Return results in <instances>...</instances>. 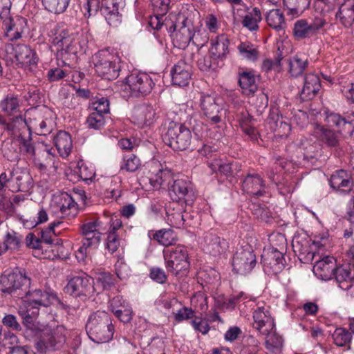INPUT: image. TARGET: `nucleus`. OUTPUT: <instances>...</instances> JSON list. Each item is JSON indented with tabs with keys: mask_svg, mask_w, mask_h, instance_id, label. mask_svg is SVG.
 I'll use <instances>...</instances> for the list:
<instances>
[{
	"mask_svg": "<svg viewBox=\"0 0 354 354\" xmlns=\"http://www.w3.org/2000/svg\"><path fill=\"white\" fill-rule=\"evenodd\" d=\"M192 136L190 130L183 124L171 121L163 136L164 142L174 150L187 149L191 144Z\"/></svg>",
	"mask_w": 354,
	"mask_h": 354,
	"instance_id": "1a4fd4ad",
	"label": "nucleus"
},
{
	"mask_svg": "<svg viewBox=\"0 0 354 354\" xmlns=\"http://www.w3.org/2000/svg\"><path fill=\"white\" fill-rule=\"evenodd\" d=\"M2 245L6 251H17L21 245V236L13 230H8L3 236Z\"/></svg>",
	"mask_w": 354,
	"mask_h": 354,
	"instance_id": "37998d69",
	"label": "nucleus"
},
{
	"mask_svg": "<svg viewBox=\"0 0 354 354\" xmlns=\"http://www.w3.org/2000/svg\"><path fill=\"white\" fill-rule=\"evenodd\" d=\"M154 83L151 77L145 73H131L128 75L122 84L126 96L139 97L151 93Z\"/></svg>",
	"mask_w": 354,
	"mask_h": 354,
	"instance_id": "f8f14e48",
	"label": "nucleus"
},
{
	"mask_svg": "<svg viewBox=\"0 0 354 354\" xmlns=\"http://www.w3.org/2000/svg\"><path fill=\"white\" fill-rule=\"evenodd\" d=\"M338 3V0H315L314 8L315 12L320 15L326 14L333 10Z\"/></svg>",
	"mask_w": 354,
	"mask_h": 354,
	"instance_id": "4d7b16f0",
	"label": "nucleus"
},
{
	"mask_svg": "<svg viewBox=\"0 0 354 354\" xmlns=\"http://www.w3.org/2000/svg\"><path fill=\"white\" fill-rule=\"evenodd\" d=\"M256 263V255L250 248L238 250L232 259L233 270L240 274L250 272Z\"/></svg>",
	"mask_w": 354,
	"mask_h": 354,
	"instance_id": "a211bd4d",
	"label": "nucleus"
},
{
	"mask_svg": "<svg viewBox=\"0 0 354 354\" xmlns=\"http://www.w3.org/2000/svg\"><path fill=\"white\" fill-rule=\"evenodd\" d=\"M238 50L241 55L250 61H256L259 56L258 48L252 43L242 42L238 46Z\"/></svg>",
	"mask_w": 354,
	"mask_h": 354,
	"instance_id": "3c124183",
	"label": "nucleus"
},
{
	"mask_svg": "<svg viewBox=\"0 0 354 354\" xmlns=\"http://www.w3.org/2000/svg\"><path fill=\"white\" fill-rule=\"evenodd\" d=\"M230 41L227 37L224 35H221L212 41L209 48V53L215 59L223 60L229 53Z\"/></svg>",
	"mask_w": 354,
	"mask_h": 354,
	"instance_id": "473e14b6",
	"label": "nucleus"
},
{
	"mask_svg": "<svg viewBox=\"0 0 354 354\" xmlns=\"http://www.w3.org/2000/svg\"><path fill=\"white\" fill-rule=\"evenodd\" d=\"M204 241L203 250L206 252L216 255L223 251L222 244H224V242L222 243L218 236L212 234L207 235L204 238Z\"/></svg>",
	"mask_w": 354,
	"mask_h": 354,
	"instance_id": "a18cd8bd",
	"label": "nucleus"
},
{
	"mask_svg": "<svg viewBox=\"0 0 354 354\" xmlns=\"http://www.w3.org/2000/svg\"><path fill=\"white\" fill-rule=\"evenodd\" d=\"M86 331L92 341L102 344L113 338L114 326L108 313L98 310L89 317L86 324Z\"/></svg>",
	"mask_w": 354,
	"mask_h": 354,
	"instance_id": "39448f33",
	"label": "nucleus"
},
{
	"mask_svg": "<svg viewBox=\"0 0 354 354\" xmlns=\"http://www.w3.org/2000/svg\"><path fill=\"white\" fill-rule=\"evenodd\" d=\"M158 118L157 113L150 104H140L134 108L131 115L132 122L140 127H150Z\"/></svg>",
	"mask_w": 354,
	"mask_h": 354,
	"instance_id": "4be33fe9",
	"label": "nucleus"
},
{
	"mask_svg": "<svg viewBox=\"0 0 354 354\" xmlns=\"http://www.w3.org/2000/svg\"><path fill=\"white\" fill-rule=\"evenodd\" d=\"M292 246L300 261L303 263H308L313 260L316 252L330 249L332 243L326 233L316 236L313 241H310L306 236L298 234L293 237Z\"/></svg>",
	"mask_w": 354,
	"mask_h": 354,
	"instance_id": "f03ea898",
	"label": "nucleus"
},
{
	"mask_svg": "<svg viewBox=\"0 0 354 354\" xmlns=\"http://www.w3.org/2000/svg\"><path fill=\"white\" fill-rule=\"evenodd\" d=\"M281 59L282 57L281 55H278L275 57L274 60L266 59L262 63V69L266 72H268L271 70H275L279 71L281 68Z\"/></svg>",
	"mask_w": 354,
	"mask_h": 354,
	"instance_id": "774afa93",
	"label": "nucleus"
},
{
	"mask_svg": "<svg viewBox=\"0 0 354 354\" xmlns=\"http://www.w3.org/2000/svg\"><path fill=\"white\" fill-rule=\"evenodd\" d=\"M71 0H41L44 8L55 14L63 13L68 8Z\"/></svg>",
	"mask_w": 354,
	"mask_h": 354,
	"instance_id": "603ef678",
	"label": "nucleus"
},
{
	"mask_svg": "<svg viewBox=\"0 0 354 354\" xmlns=\"http://www.w3.org/2000/svg\"><path fill=\"white\" fill-rule=\"evenodd\" d=\"M172 193L176 196L174 199H185L187 203H192L195 198L192 184L184 178H176L173 181L170 194Z\"/></svg>",
	"mask_w": 354,
	"mask_h": 354,
	"instance_id": "a878e982",
	"label": "nucleus"
},
{
	"mask_svg": "<svg viewBox=\"0 0 354 354\" xmlns=\"http://www.w3.org/2000/svg\"><path fill=\"white\" fill-rule=\"evenodd\" d=\"M64 248L57 243L53 244H42L39 250L33 252V255L39 259H54L60 258L63 253Z\"/></svg>",
	"mask_w": 354,
	"mask_h": 354,
	"instance_id": "58836bf2",
	"label": "nucleus"
},
{
	"mask_svg": "<svg viewBox=\"0 0 354 354\" xmlns=\"http://www.w3.org/2000/svg\"><path fill=\"white\" fill-rule=\"evenodd\" d=\"M17 65L26 71L35 73L37 68L39 57L36 51L30 46L17 44L12 48Z\"/></svg>",
	"mask_w": 354,
	"mask_h": 354,
	"instance_id": "2eb2a0df",
	"label": "nucleus"
},
{
	"mask_svg": "<svg viewBox=\"0 0 354 354\" xmlns=\"http://www.w3.org/2000/svg\"><path fill=\"white\" fill-rule=\"evenodd\" d=\"M93 279L91 277L86 274L76 276L69 281L66 290L71 295H88L94 292V291L98 290V288H93Z\"/></svg>",
	"mask_w": 354,
	"mask_h": 354,
	"instance_id": "412c9836",
	"label": "nucleus"
},
{
	"mask_svg": "<svg viewBox=\"0 0 354 354\" xmlns=\"http://www.w3.org/2000/svg\"><path fill=\"white\" fill-rule=\"evenodd\" d=\"M336 260L333 257L326 256L317 261L313 269L314 274L319 279L327 281L334 276Z\"/></svg>",
	"mask_w": 354,
	"mask_h": 354,
	"instance_id": "393cba45",
	"label": "nucleus"
},
{
	"mask_svg": "<svg viewBox=\"0 0 354 354\" xmlns=\"http://www.w3.org/2000/svg\"><path fill=\"white\" fill-rule=\"evenodd\" d=\"M21 133L19 138L20 152L24 154L28 158L32 159L39 169L41 171L46 169L47 165L52 161V153L50 150L45 146L35 147L30 139V135L28 134L27 139L23 137Z\"/></svg>",
	"mask_w": 354,
	"mask_h": 354,
	"instance_id": "9d476101",
	"label": "nucleus"
},
{
	"mask_svg": "<svg viewBox=\"0 0 354 354\" xmlns=\"http://www.w3.org/2000/svg\"><path fill=\"white\" fill-rule=\"evenodd\" d=\"M173 315L175 320L178 322H180L193 318L194 317V311L189 308L183 306L180 303V307H178V310H175Z\"/></svg>",
	"mask_w": 354,
	"mask_h": 354,
	"instance_id": "e2e57ef3",
	"label": "nucleus"
},
{
	"mask_svg": "<svg viewBox=\"0 0 354 354\" xmlns=\"http://www.w3.org/2000/svg\"><path fill=\"white\" fill-rule=\"evenodd\" d=\"M281 119L282 116L279 115L277 109L272 110L270 112L268 118V124L270 128L276 133H277L280 129V122H281Z\"/></svg>",
	"mask_w": 354,
	"mask_h": 354,
	"instance_id": "338daca9",
	"label": "nucleus"
},
{
	"mask_svg": "<svg viewBox=\"0 0 354 354\" xmlns=\"http://www.w3.org/2000/svg\"><path fill=\"white\" fill-rule=\"evenodd\" d=\"M101 238L92 236H84L82 241V245L75 251V257L79 262H84L87 257L95 250L100 242Z\"/></svg>",
	"mask_w": 354,
	"mask_h": 354,
	"instance_id": "f704fd0d",
	"label": "nucleus"
},
{
	"mask_svg": "<svg viewBox=\"0 0 354 354\" xmlns=\"http://www.w3.org/2000/svg\"><path fill=\"white\" fill-rule=\"evenodd\" d=\"M163 256L166 269L174 275L187 271L189 267L188 251L183 245L164 250Z\"/></svg>",
	"mask_w": 354,
	"mask_h": 354,
	"instance_id": "9b49d317",
	"label": "nucleus"
},
{
	"mask_svg": "<svg viewBox=\"0 0 354 354\" xmlns=\"http://www.w3.org/2000/svg\"><path fill=\"white\" fill-rule=\"evenodd\" d=\"M95 70L104 79L112 80L117 78L120 71V58L109 50H100L95 56Z\"/></svg>",
	"mask_w": 354,
	"mask_h": 354,
	"instance_id": "6e6552de",
	"label": "nucleus"
},
{
	"mask_svg": "<svg viewBox=\"0 0 354 354\" xmlns=\"http://www.w3.org/2000/svg\"><path fill=\"white\" fill-rule=\"evenodd\" d=\"M328 181L333 190L340 193H348L354 187L352 178H328Z\"/></svg>",
	"mask_w": 354,
	"mask_h": 354,
	"instance_id": "09e8293b",
	"label": "nucleus"
},
{
	"mask_svg": "<svg viewBox=\"0 0 354 354\" xmlns=\"http://www.w3.org/2000/svg\"><path fill=\"white\" fill-rule=\"evenodd\" d=\"M298 146L304 155V159L314 158L319 149V145L309 139L302 138L299 140Z\"/></svg>",
	"mask_w": 354,
	"mask_h": 354,
	"instance_id": "c03bdc74",
	"label": "nucleus"
},
{
	"mask_svg": "<svg viewBox=\"0 0 354 354\" xmlns=\"http://www.w3.org/2000/svg\"><path fill=\"white\" fill-rule=\"evenodd\" d=\"M261 259L264 268L269 270L273 274H277L284 268L283 252L278 248L274 247L264 248Z\"/></svg>",
	"mask_w": 354,
	"mask_h": 354,
	"instance_id": "aec40b11",
	"label": "nucleus"
},
{
	"mask_svg": "<svg viewBox=\"0 0 354 354\" xmlns=\"http://www.w3.org/2000/svg\"><path fill=\"white\" fill-rule=\"evenodd\" d=\"M100 225L101 222L98 219L88 221L82 225V233L84 236H97L101 238Z\"/></svg>",
	"mask_w": 354,
	"mask_h": 354,
	"instance_id": "6e6d98bb",
	"label": "nucleus"
},
{
	"mask_svg": "<svg viewBox=\"0 0 354 354\" xmlns=\"http://www.w3.org/2000/svg\"><path fill=\"white\" fill-rule=\"evenodd\" d=\"M310 0H283L288 14L294 16L301 15L310 6Z\"/></svg>",
	"mask_w": 354,
	"mask_h": 354,
	"instance_id": "de8ad7c7",
	"label": "nucleus"
},
{
	"mask_svg": "<svg viewBox=\"0 0 354 354\" xmlns=\"http://www.w3.org/2000/svg\"><path fill=\"white\" fill-rule=\"evenodd\" d=\"M263 335L266 336L265 343L266 348L273 353H279L283 346V339L275 333V328H274L268 334Z\"/></svg>",
	"mask_w": 354,
	"mask_h": 354,
	"instance_id": "49530a36",
	"label": "nucleus"
},
{
	"mask_svg": "<svg viewBox=\"0 0 354 354\" xmlns=\"http://www.w3.org/2000/svg\"><path fill=\"white\" fill-rule=\"evenodd\" d=\"M336 19L344 27H351L354 24V0H345L336 13Z\"/></svg>",
	"mask_w": 354,
	"mask_h": 354,
	"instance_id": "72a5a7b5",
	"label": "nucleus"
},
{
	"mask_svg": "<svg viewBox=\"0 0 354 354\" xmlns=\"http://www.w3.org/2000/svg\"><path fill=\"white\" fill-rule=\"evenodd\" d=\"M321 87L320 80L317 75L310 73L305 76L304 85L301 92V98L308 100L313 98Z\"/></svg>",
	"mask_w": 354,
	"mask_h": 354,
	"instance_id": "7c9ffc66",
	"label": "nucleus"
},
{
	"mask_svg": "<svg viewBox=\"0 0 354 354\" xmlns=\"http://www.w3.org/2000/svg\"><path fill=\"white\" fill-rule=\"evenodd\" d=\"M17 145L15 142H11L10 145L6 144L2 149L4 157L10 161L17 160L19 153L17 150Z\"/></svg>",
	"mask_w": 354,
	"mask_h": 354,
	"instance_id": "69168bd1",
	"label": "nucleus"
},
{
	"mask_svg": "<svg viewBox=\"0 0 354 354\" xmlns=\"http://www.w3.org/2000/svg\"><path fill=\"white\" fill-rule=\"evenodd\" d=\"M169 30L173 44L178 48H185L192 40L197 46H203L196 41L197 37L194 35V25L186 18L183 17L181 21L173 24Z\"/></svg>",
	"mask_w": 354,
	"mask_h": 354,
	"instance_id": "ddd939ff",
	"label": "nucleus"
},
{
	"mask_svg": "<svg viewBox=\"0 0 354 354\" xmlns=\"http://www.w3.org/2000/svg\"><path fill=\"white\" fill-rule=\"evenodd\" d=\"M30 279L26 272L15 270L10 272H5L1 276L0 287L3 292L12 294L20 289L23 286L29 284Z\"/></svg>",
	"mask_w": 354,
	"mask_h": 354,
	"instance_id": "f3484780",
	"label": "nucleus"
},
{
	"mask_svg": "<svg viewBox=\"0 0 354 354\" xmlns=\"http://www.w3.org/2000/svg\"><path fill=\"white\" fill-rule=\"evenodd\" d=\"M140 165V159L136 155L131 154L124 158V164L121 166V169L128 171H135Z\"/></svg>",
	"mask_w": 354,
	"mask_h": 354,
	"instance_id": "0e129e2a",
	"label": "nucleus"
},
{
	"mask_svg": "<svg viewBox=\"0 0 354 354\" xmlns=\"http://www.w3.org/2000/svg\"><path fill=\"white\" fill-rule=\"evenodd\" d=\"M65 333V328L59 326L49 333H44L41 339L37 343V350L44 353L60 349L66 342Z\"/></svg>",
	"mask_w": 354,
	"mask_h": 354,
	"instance_id": "dca6fc26",
	"label": "nucleus"
},
{
	"mask_svg": "<svg viewBox=\"0 0 354 354\" xmlns=\"http://www.w3.org/2000/svg\"><path fill=\"white\" fill-rule=\"evenodd\" d=\"M171 80L174 85L187 86L191 79V66L184 61H179L171 70Z\"/></svg>",
	"mask_w": 354,
	"mask_h": 354,
	"instance_id": "cd10ccee",
	"label": "nucleus"
},
{
	"mask_svg": "<svg viewBox=\"0 0 354 354\" xmlns=\"http://www.w3.org/2000/svg\"><path fill=\"white\" fill-rule=\"evenodd\" d=\"M57 301L54 293L41 290L29 291L19 308V314L25 322H30L38 315L39 306H48Z\"/></svg>",
	"mask_w": 354,
	"mask_h": 354,
	"instance_id": "423d86ee",
	"label": "nucleus"
},
{
	"mask_svg": "<svg viewBox=\"0 0 354 354\" xmlns=\"http://www.w3.org/2000/svg\"><path fill=\"white\" fill-rule=\"evenodd\" d=\"M308 64L307 59L295 55L289 61V73L291 76L297 77L303 73Z\"/></svg>",
	"mask_w": 354,
	"mask_h": 354,
	"instance_id": "8fccbe9b",
	"label": "nucleus"
},
{
	"mask_svg": "<svg viewBox=\"0 0 354 354\" xmlns=\"http://www.w3.org/2000/svg\"><path fill=\"white\" fill-rule=\"evenodd\" d=\"M101 8V2L99 0H87L83 6L82 12L86 18L95 16Z\"/></svg>",
	"mask_w": 354,
	"mask_h": 354,
	"instance_id": "bf43d9fd",
	"label": "nucleus"
},
{
	"mask_svg": "<svg viewBox=\"0 0 354 354\" xmlns=\"http://www.w3.org/2000/svg\"><path fill=\"white\" fill-rule=\"evenodd\" d=\"M85 203L84 196L74 192L73 195L66 192L57 193L53 195L50 207L55 213H60L63 216H75L81 205Z\"/></svg>",
	"mask_w": 354,
	"mask_h": 354,
	"instance_id": "0eeeda50",
	"label": "nucleus"
},
{
	"mask_svg": "<svg viewBox=\"0 0 354 354\" xmlns=\"http://www.w3.org/2000/svg\"><path fill=\"white\" fill-rule=\"evenodd\" d=\"M153 238L160 244L165 246L171 245L177 240V236L175 232L170 229L159 230L153 235Z\"/></svg>",
	"mask_w": 354,
	"mask_h": 354,
	"instance_id": "864d4df0",
	"label": "nucleus"
},
{
	"mask_svg": "<svg viewBox=\"0 0 354 354\" xmlns=\"http://www.w3.org/2000/svg\"><path fill=\"white\" fill-rule=\"evenodd\" d=\"M109 308L123 323H128L132 319L133 313L131 306L121 296H117L110 301Z\"/></svg>",
	"mask_w": 354,
	"mask_h": 354,
	"instance_id": "b1692460",
	"label": "nucleus"
},
{
	"mask_svg": "<svg viewBox=\"0 0 354 354\" xmlns=\"http://www.w3.org/2000/svg\"><path fill=\"white\" fill-rule=\"evenodd\" d=\"M252 326L261 334H268L274 329V319L268 306L262 304L254 310Z\"/></svg>",
	"mask_w": 354,
	"mask_h": 354,
	"instance_id": "6ab92c4d",
	"label": "nucleus"
},
{
	"mask_svg": "<svg viewBox=\"0 0 354 354\" xmlns=\"http://www.w3.org/2000/svg\"><path fill=\"white\" fill-rule=\"evenodd\" d=\"M73 175L77 177H95V169L91 164L80 161L73 169Z\"/></svg>",
	"mask_w": 354,
	"mask_h": 354,
	"instance_id": "13d9d810",
	"label": "nucleus"
},
{
	"mask_svg": "<svg viewBox=\"0 0 354 354\" xmlns=\"http://www.w3.org/2000/svg\"><path fill=\"white\" fill-rule=\"evenodd\" d=\"M312 134L319 141L329 147L339 146V135L341 134L338 133V131L335 132L334 130L328 129L323 125L314 124Z\"/></svg>",
	"mask_w": 354,
	"mask_h": 354,
	"instance_id": "bb28decb",
	"label": "nucleus"
},
{
	"mask_svg": "<svg viewBox=\"0 0 354 354\" xmlns=\"http://www.w3.org/2000/svg\"><path fill=\"white\" fill-rule=\"evenodd\" d=\"M23 102L15 94L9 93L0 100V126L10 134L18 135L20 129L26 127L21 108Z\"/></svg>",
	"mask_w": 354,
	"mask_h": 354,
	"instance_id": "f257e3e1",
	"label": "nucleus"
},
{
	"mask_svg": "<svg viewBox=\"0 0 354 354\" xmlns=\"http://www.w3.org/2000/svg\"><path fill=\"white\" fill-rule=\"evenodd\" d=\"M325 120L329 126L337 128L340 134L351 136L354 131L351 122H347L339 114L326 113Z\"/></svg>",
	"mask_w": 354,
	"mask_h": 354,
	"instance_id": "2f4dec72",
	"label": "nucleus"
},
{
	"mask_svg": "<svg viewBox=\"0 0 354 354\" xmlns=\"http://www.w3.org/2000/svg\"><path fill=\"white\" fill-rule=\"evenodd\" d=\"M96 282H93V288H98L96 292L99 293L103 290L109 289L115 283L114 279L108 272H101L95 277Z\"/></svg>",
	"mask_w": 354,
	"mask_h": 354,
	"instance_id": "5fc2aeb1",
	"label": "nucleus"
},
{
	"mask_svg": "<svg viewBox=\"0 0 354 354\" xmlns=\"http://www.w3.org/2000/svg\"><path fill=\"white\" fill-rule=\"evenodd\" d=\"M201 106L204 115L214 124L221 121L223 107L214 95H204L201 97Z\"/></svg>",
	"mask_w": 354,
	"mask_h": 354,
	"instance_id": "5701e85b",
	"label": "nucleus"
},
{
	"mask_svg": "<svg viewBox=\"0 0 354 354\" xmlns=\"http://www.w3.org/2000/svg\"><path fill=\"white\" fill-rule=\"evenodd\" d=\"M262 19L261 10L254 7L251 12H248L244 17L242 24L250 31H257L259 26V24Z\"/></svg>",
	"mask_w": 354,
	"mask_h": 354,
	"instance_id": "79ce46f5",
	"label": "nucleus"
},
{
	"mask_svg": "<svg viewBox=\"0 0 354 354\" xmlns=\"http://www.w3.org/2000/svg\"><path fill=\"white\" fill-rule=\"evenodd\" d=\"M52 45L56 51L57 59L62 66L73 65L80 49V42L74 35L66 30H62L55 35Z\"/></svg>",
	"mask_w": 354,
	"mask_h": 354,
	"instance_id": "20e7f679",
	"label": "nucleus"
},
{
	"mask_svg": "<svg viewBox=\"0 0 354 354\" xmlns=\"http://www.w3.org/2000/svg\"><path fill=\"white\" fill-rule=\"evenodd\" d=\"M239 84L242 94L245 95H253L258 89L255 75L251 71L239 73Z\"/></svg>",
	"mask_w": 354,
	"mask_h": 354,
	"instance_id": "e433bc0d",
	"label": "nucleus"
},
{
	"mask_svg": "<svg viewBox=\"0 0 354 354\" xmlns=\"http://www.w3.org/2000/svg\"><path fill=\"white\" fill-rule=\"evenodd\" d=\"M53 116V112L46 106L29 109L24 114L26 127L14 136H21L26 133L30 135L32 131L38 135H46L51 131Z\"/></svg>",
	"mask_w": 354,
	"mask_h": 354,
	"instance_id": "7ed1b4c3",
	"label": "nucleus"
},
{
	"mask_svg": "<svg viewBox=\"0 0 354 354\" xmlns=\"http://www.w3.org/2000/svg\"><path fill=\"white\" fill-rule=\"evenodd\" d=\"M265 19L269 27L277 32L284 30L286 22L283 11L279 8H270L265 14Z\"/></svg>",
	"mask_w": 354,
	"mask_h": 354,
	"instance_id": "c9c22d12",
	"label": "nucleus"
},
{
	"mask_svg": "<svg viewBox=\"0 0 354 354\" xmlns=\"http://www.w3.org/2000/svg\"><path fill=\"white\" fill-rule=\"evenodd\" d=\"M334 276L339 287H341L343 283L354 280V265H351V263H344L339 266H336Z\"/></svg>",
	"mask_w": 354,
	"mask_h": 354,
	"instance_id": "a19ab883",
	"label": "nucleus"
},
{
	"mask_svg": "<svg viewBox=\"0 0 354 354\" xmlns=\"http://www.w3.org/2000/svg\"><path fill=\"white\" fill-rule=\"evenodd\" d=\"M100 10L110 26H116L120 22L121 15L115 0H102Z\"/></svg>",
	"mask_w": 354,
	"mask_h": 354,
	"instance_id": "c756f323",
	"label": "nucleus"
},
{
	"mask_svg": "<svg viewBox=\"0 0 354 354\" xmlns=\"http://www.w3.org/2000/svg\"><path fill=\"white\" fill-rule=\"evenodd\" d=\"M326 24V21L324 17H317L311 21L299 19L294 24L293 36L298 41L315 38Z\"/></svg>",
	"mask_w": 354,
	"mask_h": 354,
	"instance_id": "4468645a",
	"label": "nucleus"
},
{
	"mask_svg": "<svg viewBox=\"0 0 354 354\" xmlns=\"http://www.w3.org/2000/svg\"><path fill=\"white\" fill-rule=\"evenodd\" d=\"M86 124L89 128L99 129L104 124V115L97 112H91L86 119Z\"/></svg>",
	"mask_w": 354,
	"mask_h": 354,
	"instance_id": "680f3d73",
	"label": "nucleus"
},
{
	"mask_svg": "<svg viewBox=\"0 0 354 354\" xmlns=\"http://www.w3.org/2000/svg\"><path fill=\"white\" fill-rule=\"evenodd\" d=\"M26 24V20L22 17H17L15 19L12 18L6 22L3 26L6 37L11 41L21 38Z\"/></svg>",
	"mask_w": 354,
	"mask_h": 354,
	"instance_id": "4c0bfd02",
	"label": "nucleus"
},
{
	"mask_svg": "<svg viewBox=\"0 0 354 354\" xmlns=\"http://www.w3.org/2000/svg\"><path fill=\"white\" fill-rule=\"evenodd\" d=\"M53 140L59 155L62 157H67L73 147L72 140L69 133L60 131L54 137Z\"/></svg>",
	"mask_w": 354,
	"mask_h": 354,
	"instance_id": "ea45409f",
	"label": "nucleus"
},
{
	"mask_svg": "<svg viewBox=\"0 0 354 354\" xmlns=\"http://www.w3.org/2000/svg\"><path fill=\"white\" fill-rule=\"evenodd\" d=\"M209 166L216 174L230 177L238 176L241 171V165L239 162L225 163L220 158L213 159Z\"/></svg>",
	"mask_w": 354,
	"mask_h": 354,
	"instance_id": "c85d7f7f",
	"label": "nucleus"
},
{
	"mask_svg": "<svg viewBox=\"0 0 354 354\" xmlns=\"http://www.w3.org/2000/svg\"><path fill=\"white\" fill-rule=\"evenodd\" d=\"M333 340L335 344L339 346H344L351 340V335L345 329L339 328H337L333 335Z\"/></svg>",
	"mask_w": 354,
	"mask_h": 354,
	"instance_id": "052dcab7",
	"label": "nucleus"
}]
</instances>
